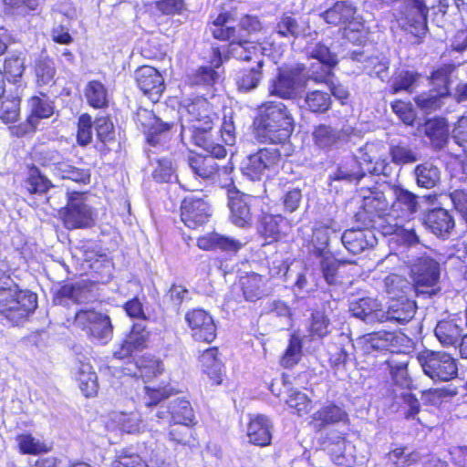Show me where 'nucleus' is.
<instances>
[{"mask_svg": "<svg viewBox=\"0 0 467 467\" xmlns=\"http://www.w3.org/2000/svg\"><path fill=\"white\" fill-rule=\"evenodd\" d=\"M213 119L209 102L202 98L196 99L182 112L181 136L182 140H189L206 152L223 156L225 148L213 138Z\"/></svg>", "mask_w": 467, "mask_h": 467, "instance_id": "1", "label": "nucleus"}, {"mask_svg": "<svg viewBox=\"0 0 467 467\" xmlns=\"http://www.w3.org/2000/svg\"><path fill=\"white\" fill-rule=\"evenodd\" d=\"M294 119L282 102H266L255 119L256 135L262 142L284 143L294 130Z\"/></svg>", "mask_w": 467, "mask_h": 467, "instance_id": "2", "label": "nucleus"}, {"mask_svg": "<svg viewBox=\"0 0 467 467\" xmlns=\"http://www.w3.org/2000/svg\"><path fill=\"white\" fill-rule=\"evenodd\" d=\"M37 306L36 295L29 290L16 291L0 299V316L13 325H19Z\"/></svg>", "mask_w": 467, "mask_h": 467, "instance_id": "3", "label": "nucleus"}, {"mask_svg": "<svg viewBox=\"0 0 467 467\" xmlns=\"http://www.w3.org/2000/svg\"><path fill=\"white\" fill-rule=\"evenodd\" d=\"M417 359L424 374L434 381H448L457 375L456 360L446 352L424 350Z\"/></svg>", "mask_w": 467, "mask_h": 467, "instance_id": "4", "label": "nucleus"}, {"mask_svg": "<svg viewBox=\"0 0 467 467\" xmlns=\"http://www.w3.org/2000/svg\"><path fill=\"white\" fill-rule=\"evenodd\" d=\"M304 70V65L279 70L276 77L269 81L268 89L270 95L284 99L297 98L306 86Z\"/></svg>", "mask_w": 467, "mask_h": 467, "instance_id": "5", "label": "nucleus"}, {"mask_svg": "<svg viewBox=\"0 0 467 467\" xmlns=\"http://www.w3.org/2000/svg\"><path fill=\"white\" fill-rule=\"evenodd\" d=\"M281 159V152L277 148L261 149L244 161L243 173L252 181H260L278 169Z\"/></svg>", "mask_w": 467, "mask_h": 467, "instance_id": "6", "label": "nucleus"}, {"mask_svg": "<svg viewBox=\"0 0 467 467\" xmlns=\"http://www.w3.org/2000/svg\"><path fill=\"white\" fill-rule=\"evenodd\" d=\"M440 264L430 256L419 257L411 266V276L417 295L436 294L440 279Z\"/></svg>", "mask_w": 467, "mask_h": 467, "instance_id": "7", "label": "nucleus"}, {"mask_svg": "<svg viewBox=\"0 0 467 467\" xmlns=\"http://www.w3.org/2000/svg\"><path fill=\"white\" fill-rule=\"evenodd\" d=\"M61 215L67 229L88 228L94 223V213L86 202L83 192H74L68 194L67 206Z\"/></svg>", "mask_w": 467, "mask_h": 467, "instance_id": "8", "label": "nucleus"}, {"mask_svg": "<svg viewBox=\"0 0 467 467\" xmlns=\"http://www.w3.org/2000/svg\"><path fill=\"white\" fill-rule=\"evenodd\" d=\"M75 324L101 344H106L113 335L109 317L91 309L78 310L75 315Z\"/></svg>", "mask_w": 467, "mask_h": 467, "instance_id": "9", "label": "nucleus"}, {"mask_svg": "<svg viewBox=\"0 0 467 467\" xmlns=\"http://www.w3.org/2000/svg\"><path fill=\"white\" fill-rule=\"evenodd\" d=\"M359 194L362 198V211L357 213L356 218L368 226L371 222L385 214L389 202L384 192L378 188L361 189Z\"/></svg>", "mask_w": 467, "mask_h": 467, "instance_id": "10", "label": "nucleus"}, {"mask_svg": "<svg viewBox=\"0 0 467 467\" xmlns=\"http://www.w3.org/2000/svg\"><path fill=\"white\" fill-rule=\"evenodd\" d=\"M310 418L309 425L316 432H322L339 424L348 425L349 423L346 410L333 402L321 406Z\"/></svg>", "mask_w": 467, "mask_h": 467, "instance_id": "11", "label": "nucleus"}, {"mask_svg": "<svg viewBox=\"0 0 467 467\" xmlns=\"http://www.w3.org/2000/svg\"><path fill=\"white\" fill-rule=\"evenodd\" d=\"M185 321L194 340L211 343L216 337V325L207 311L201 308L189 311L185 315Z\"/></svg>", "mask_w": 467, "mask_h": 467, "instance_id": "12", "label": "nucleus"}, {"mask_svg": "<svg viewBox=\"0 0 467 467\" xmlns=\"http://www.w3.org/2000/svg\"><path fill=\"white\" fill-rule=\"evenodd\" d=\"M211 215L208 202L201 196L190 195L183 199L181 204V219L192 229L204 224Z\"/></svg>", "mask_w": 467, "mask_h": 467, "instance_id": "13", "label": "nucleus"}, {"mask_svg": "<svg viewBox=\"0 0 467 467\" xmlns=\"http://www.w3.org/2000/svg\"><path fill=\"white\" fill-rule=\"evenodd\" d=\"M134 119L138 128L146 135L147 141L153 146L160 142V136L172 126V122L161 120L152 110L144 108L137 109Z\"/></svg>", "mask_w": 467, "mask_h": 467, "instance_id": "14", "label": "nucleus"}, {"mask_svg": "<svg viewBox=\"0 0 467 467\" xmlns=\"http://www.w3.org/2000/svg\"><path fill=\"white\" fill-rule=\"evenodd\" d=\"M96 297L92 285L77 282L60 286L56 291L53 301L56 305H67L68 301L80 305L93 302Z\"/></svg>", "mask_w": 467, "mask_h": 467, "instance_id": "15", "label": "nucleus"}, {"mask_svg": "<svg viewBox=\"0 0 467 467\" xmlns=\"http://www.w3.org/2000/svg\"><path fill=\"white\" fill-rule=\"evenodd\" d=\"M135 78L140 89L151 101L157 102L165 88L164 79L160 72L152 67L143 66L136 70Z\"/></svg>", "mask_w": 467, "mask_h": 467, "instance_id": "16", "label": "nucleus"}, {"mask_svg": "<svg viewBox=\"0 0 467 467\" xmlns=\"http://www.w3.org/2000/svg\"><path fill=\"white\" fill-rule=\"evenodd\" d=\"M392 192L394 201L391 205V213L396 219H410L420 210L419 196L405 189L401 185H393Z\"/></svg>", "mask_w": 467, "mask_h": 467, "instance_id": "17", "label": "nucleus"}, {"mask_svg": "<svg viewBox=\"0 0 467 467\" xmlns=\"http://www.w3.org/2000/svg\"><path fill=\"white\" fill-rule=\"evenodd\" d=\"M328 24L348 25L351 31H359L362 26L359 17L356 16V8L350 2H335L334 5L322 14Z\"/></svg>", "mask_w": 467, "mask_h": 467, "instance_id": "18", "label": "nucleus"}, {"mask_svg": "<svg viewBox=\"0 0 467 467\" xmlns=\"http://www.w3.org/2000/svg\"><path fill=\"white\" fill-rule=\"evenodd\" d=\"M227 198L233 223L240 227L248 224L252 218L249 206L251 196L233 186L227 189Z\"/></svg>", "mask_w": 467, "mask_h": 467, "instance_id": "19", "label": "nucleus"}, {"mask_svg": "<svg viewBox=\"0 0 467 467\" xmlns=\"http://www.w3.org/2000/svg\"><path fill=\"white\" fill-rule=\"evenodd\" d=\"M400 337L386 330L366 334L358 339V344L365 354L372 351H392L391 348L399 345Z\"/></svg>", "mask_w": 467, "mask_h": 467, "instance_id": "20", "label": "nucleus"}, {"mask_svg": "<svg viewBox=\"0 0 467 467\" xmlns=\"http://www.w3.org/2000/svg\"><path fill=\"white\" fill-rule=\"evenodd\" d=\"M424 224L436 236L448 238L455 227V222L448 210L434 208L424 216Z\"/></svg>", "mask_w": 467, "mask_h": 467, "instance_id": "21", "label": "nucleus"}, {"mask_svg": "<svg viewBox=\"0 0 467 467\" xmlns=\"http://www.w3.org/2000/svg\"><path fill=\"white\" fill-rule=\"evenodd\" d=\"M383 148L382 145L377 143H367L360 150L361 160L367 164L366 170L373 174L390 177L394 171L393 166L388 161V158H381L377 155L379 150Z\"/></svg>", "mask_w": 467, "mask_h": 467, "instance_id": "22", "label": "nucleus"}, {"mask_svg": "<svg viewBox=\"0 0 467 467\" xmlns=\"http://www.w3.org/2000/svg\"><path fill=\"white\" fill-rule=\"evenodd\" d=\"M341 242L349 253L358 254L373 247L377 239L370 230L348 229L342 234Z\"/></svg>", "mask_w": 467, "mask_h": 467, "instance_id": "23", "label": "nucleus"}, {"mask_svg": "<svg viewBox=\"0 0 467 467\" xmlns=\"http://www.w3.org/2000/svg\"><path fill=\"white\" fill-rule=\"evenodd\" d=\"M273 424L265 415H254L250 418L247 426L249 442L257 446L269 445L272 440Z\"/></svg>", "mask_w": 467, "mask_h": 467, "instance_id": "24", "label": "nucleus"}, {"mask_svg": "<svg viewBox=\"0 0 467 467\" xmlns=\"http://www.w3.org/2000/svg\"><path fill=\"white\" fill-rule=\"evenodd\" d=\"M124 376L140 377L143 379H149L156 377L163 370L162 363L154 358H143L138 362H133L129 359L126 362V367L119 365V369Z\"/></svg>", "mask_w": 467, "mask_h": 467, "instance_id": "25", "label": "nucleus"}, {"mask_svg": "<svg viewBox=\"0 0 467 467\" xmlns=\"http://www.w3.org/2000/svg\"><path fill=\"white\" fill-rule=\"evenodd\" d=\"M209 155H192L188 158V164L192 171L196 177L203 180L213 179L220 171L219 165L215 159H223L226 156H216L212 152Z\"/></svg>", "mask_w": 467, "mask_h": 467, "instance_id": "26", "label": "nucleus"}, {"mask_svg": "<svg viewBox=\"0 0 467 467\" xmlns=\"http://www.w3.org/2000/svg\"><path fill=\"white\" fill-rule=\"evenodd\" d=\"M462 320L443 319L437 323L434 334L438 341L444 348L457 347L462 336Z\"/></svg>", "mask_w": 467, "mask_h": 467, "instance_id": "27", "label": "nucleus"}, {"mask_svg": "<svg viewBox=\"0 0 467 467\" xmlns=\"http://www.w3.org/2000/svg\"><path fill=\"white\" fill-rule=\"evenodd\" d=\"M412 176L418 187L429 190L440 184L441 171L434 162L427 161L415 166Z\"/></svg>", "mask_w": 467, "mask_h": 467, "instance_id": "28", "label": "nucleus"}, {"mask_svg": "<svg viewBox=\"0 0 467 467\" xmlns=\"http://www.w3.org/2000/svg\"><path fill=\"white\" fill-rule=\"evenodd\" d=\"M266 47L261 44L243 41L237 37L229 44V54L239 60L250 61L263 59L261 57L265 55Z\"/></svg>", "mask_w": 467, "mask_h": 467, "instance_id": "29", "label": "nucleus"}, {"mask_svg": "<svg viewBox=\"0 0 467 467\" xmlns=\"http://www.w3.org/2000/svg\"><path fill=\"white\" fill-rule=\"evenodd\" d=\"M389 154L391 162L399 166L413 164L420 159L417 148L412 147L405 140H391L389 146Z\"/></svg>", "mask_w": 467, "mask_h": 467, "instance_id": "30", "label": "nucleus"}, {"mask_svg": "<svg viewBox=\"0 0 467 467\" xmlns=\"http://www.w3.org/2000/svg\"><path fill=\"white\" fill-rule=\"evenodd\" d=\"M416 313V304L405 296L392 298L389 305L390 322L406 324L412 319Z\"/></svg>", "mask_w": 467, "mask_h": 467, "instance_id": "31", "label": "nucleus"}, {"mask_svg": "<svg viewBox=\"0 0 467 467\" xmlns=\"http://www.w3.org/2000/svg\"><path fill=\"white\" fill-rule=\"evenodd\" d=\"M347 133L343 130H337L331 126L321 124L315 128L313 139L315 144L321 149H330L345 140Z\"/></svg>", "mask_w": 467, "mask_h": 467, "instance_id": "32", "label": "nucleus"}, {"mask_svg": "<svg viewBox=\"0 0 467 467\" xmlns=\"http://www.w3.org/2000/svg\"><path fill=\"white\" fill-rule=\"evenodd\" d=\"M202 370L213 381L219 385L223 380V363L218 358V348H212L204 350L200 357Z\"/></svg>", "mask_w": 467, "mask_h": 467, "instance_id": "33", "label": "nucleus"}, {"mask_svg": "<svg viewBox=\"0 0 467 467\" xmlns=\"http://www.w3.org/2000/svg\"><path fill=\"white\" fill-rule=\"evenodd\" d=\"M147 339L148 332L145 330V327L140 323H135L130 335L119 350V359H124L126 357L131 355L134 350L144 348Z\"/></svg>", "mask_w": 467, "mask_h": 467, "instance_id": "34", "label": "nucleus"}, {"mask_svg": "<svg viewBox=\"0 0 467 467\" xmlns=\"http://www.w3.org/2000/svg\"><path fill=\"white\" fill-rule=\"evenodd\" d=\"M34 69L38 88L51 87L56 83V64L48 56L41 55L36 58Z\"/></svg>", "mask_w": 467, "mask_h": 467, "instance_id": "35", "label": "nucleus"}, {"mask_svg": "<svg viewBox=\"0 0 467 467\" xmlns=\"http://www.w3.org/2000/svg\"><path fill=\"white\" fill-rule=\"evenodd\" d=\"M54 171L55 173L63 180H70L84 185L90 182V170L77 167L68 161H62L56 163Z\"/></svg>", "mask_w": 467, "mask_h": 467, "instance_id": "36", "label": "nucleus"}, {"mask_svg": "<svg viewBox=\"0 0 467 467\" xmlns=\"http://www.w3.org/2000/svg\"><path fill=\"white\" fill-rule=\"evenodd\" d=\"M192 422L171 423L169 427V441L173 445L192 446L196 438Z\"/></svg>", "mask_w": 467, "mask_h": 467, "instance_id": "37", "label": "nucleus"}, {"mask_svg": "<svg viewBox=\"0 0 467 467\" xmlns=\"http://www.w3.org/2000/svg\"><path fill=\"white\" fill-rule=\"evenodd\" d=\"M74 374L78 381L79 389L86 397H92L98 391V378L90 364L74 368Z\"/></svg>", "mask_w": 467, "mask_h": 467, "instance_id": "38", "label": "nucleus"}, {"mask_svg": "<svg viewBox=\"0 0 467 467\" xmlns=\"http://www.w3.org/2000/svg\"><path fill=\"white\" fill-rule=\"evenodd\" d=\"M425 134L435 149H442L448 141V125L444 119H430L425 124Z\"/></svg>", "mask_w": 467, "mask_h": 467, "instance_id": "39", "label": "nucleus"}, {"mask_svg": "<svg viewBox=\"0 0 467 467\" xmlns=\"http://www.w3.org/2000/svg\"><path fill=\"white\" fill-rule=\"evenodd\" d=\"M263 66L264 60L258 59L255 67L240 70L235 78L238 88L244 92L256 88L263 77L261 71Z\"/></svg>", "mask_w": 467, "mask_h": 467, "instance_id": "40", "label": "nucleus"}, {"mask_svg": "<svg viewBox=\"0 0 467 467\" xmlns=\"http://www.w3.org/2000/svg\"><path fill=\"white\" fill-rule=\"evenodd\" d=\"M25 186L30 194H44L53 184L36 166L32 165L28 169Z\"/></svg>", "mask_w": 467, "mask_h": 467, "instance_id": "41", "label": "nucleus"}, {"mask_svg": "<svg viewBox=\"0 0 467 467\" xmlns=\"http://www.w3.org/2000/svg\"><path fill=\"white\" fill-rule=\"evenodd\" d=\"M448 96L446 88L431 90L417 96L415 102L421 110L429 114L440 109L443 104V99Z\"/></svg>", "mask_w": 467, "mask_h": 467, "instance_id": "42", "label": "nucleus"}, {"mask_svg": "<svg viewBox=\"0 0 467 467\" xmlns=\"http://www.w3.org/2000/svg\"><path fill=\"white\" fill-rule=\"evenodd\" d=\"M198 245L202 249L220 248L225 251L236 252L241 248L242 243L233 238L213 234L208 238L199 239Z\"/></svg>", "mask_w": 467, "mask_h": 467, "instance_id": "43", "label": "nucleus"}, {"mask_svg": "<svg viewBox=\"0 0 467 467\" xmlns=\"http://www.w3.org/2000/svg\"><path fill=\"white\" fill-rule=\"evenodd\" d=\"M170 412L172 423L194 421L193 410L190 402L182 398L170 400Z\"/></svg>", "mask_w": 467, "mask_h": 467, "instance_id": "44", "label": "nucleus"}, {"mask_svg": "<svg viewBox=\"0 0 467 467\" xmlns=\"http://www.w3.org/2000/svg\"><path fill=\"white\" fill-rule=\"evenodd\" d=\"M285 223V219L281 215L264 214L261 218L259 232L265 238L276 240Z\"/></svg>", "mask_w": 467, "mask_h": 467, "instance_id": "45", "label": "nucleus"}, {"mask_svg": "<svg viewBox=\"0 0 467 467\" xmlns=\"http://www.w3.org/2000/svg\"><path fill=\"white\" fill-rule=\"evenodd\" d=\"M20 99L15 96L0 97V119L5 123H15L20 115Z\"/></svg>", "mask_w": 467, "mask_h": 467, "instance_id": "46", "label": "nucleus"}, {"mask_svg": "<svg viewBox=\"0 0 467 467\" xmlns=\"http://www.w3.org/2000/svg\"><path fill=\"white\" fill-rule=\"evenodd\" d=\"M243 294L247 301H256L261 298L264 291V280L260 275L251 274L241 279Z\"/></svg>", "mask_w": 467, "mask_h": 467, "instance_id": "47", "label": "nucleus"}, {"mask_svg": "<svg viewBox=\"0 0 467 467\" xmlns=\"http://www.w3.org/2000/svg\"><path fill=\"white\" fill-rule=\"evenodd\" d=\"M337 64L316 60L307 68L305 67L304 75L306 81L312 79L315 82L328 83L331 78L332 69Z\"/></svg>", "mask_w": 467, "mask_h": 467, "instance_id": "48", "label": "nucleus"}, {"mask_svg": "<svg viewBox=\"0 0 467 467\" xmlns=\"http://www.w3.org/2000/svg\"><path fill=\"white\" fill-rule=\"evenodd\" d=\"M84 95L88 103L95 109H101L108 104L107 90L99 81H89L85 88Z\"/></svg>", "mask_w": 467, "mask_h": 467, "instance_id": "49", "label": "nucleus"}, {"mask_svg": "<svg viewBox=\"0 0 467 467\" xmlns=\"http://www.w3.org/2000/svg\"><path fill=\"white\" fill-rule=\"evenodd\" d=\"M94 275L97 282L107 284L111 281L115 275V264L112 258L107 255H99L92 264Z\"/></svg>", "mask_w": 467, "mask_h": 467, "instance_id": "50", "label": "nucleus"}, {"mask_svg": "<svg viewBox=\"0 0 467 467\" xmlns=\"http://www.w3.org/2000/svg\"><path fill=\"white\" fill-rule=\"evenodd\" d=\"M302 356V339L293 334L289 339L288 346L280 359V365L285 368L294 367L298 363Z\"/></svg>", "mask_w": 467, "mask_h": 467, "instance_id": "51", "label": "nucleus"}, {"mask_svg": "<svg viewBox=\"0 0 467 467\" xmlns=\"http://www.w3.org/2000/svg\"><path fill=\"white\" fill-rule=\"evenodd\" d=\"M409 12L407 18L411 21L412 26L417 30L416 35L425 34L426 31V20L428 8L425 5V2H410L409 6Z\"/></svg>", "mask_w": 467, "mask_h": 467, "instance_id": "52", "label": "nucleus"}, {"mask_svg": "<svg viewBox=\"0 0 467 467\" xmlns=\"http://www.w3.org/2000/svg\"><path fill=\"white\" fill-rule=\"evenodd\" d=\"M386 364L391 374V378L395 384L403 388H408L410 384V379L408 374L406 360H398L394 357L386 360Z\"/></svg>", "mask_w": 467, "mask_h": 467, "instance_id": "53", "label": "nucleus"}, {"mask_svg": "<svg viewBox=\"0 0 467 467\" xmlns=\"http://www.w3.org/2000/svg\"><path fill=\"white\" fill-rule=\"evenodd\" d=\"M365 175V171L359 165V162L350 158L346 163L340 166L334 174L335 180H346L348 182L359 181Z\"/></svg>", "mask_w": 467, "mask_h": 467, "instance_id": "54", "label": "nucleus"}, {"mask_svg": "<svg viewBox=\"0 0 467 467\" xmlns=\"http://www.w3.org/2000/svg\"><path fill=\"white\" fill-rule=\"evenodd\" d=\"M43 98L32 97L29 105L31 108V118L47 119L55 113L54 102L50 100L43 92H40Z\"/></svg>", "mask_w": 467, "mask_h": 467, "instance_id": "55", "label": "nucleus"}, {"mask_svg": "<svg viewBox=\"0 0 467 467\" xmlns=\"http://www.w3.org/2000/svg\"><path fill=\"white\" fill-rule=\"evenodd\" d=\"M305 103L312 112L322 113L330 108L331 99L328 93L315 90L306 94Z\"/></svg>", "mask_w": 467, "mask_h": 467, "instance_id": "56", "label": "nucleus"}, {"mask_svg": "<svg viewBox=\"0 0 467 467\" xmlns=\"http://www.w3.org/2000/svg\"><path fill=\"white\" fill-rule=\"evenodd\" d=\"M286 403L291 409H295L299 416H302L310 411L312 400L304 392L291 389L288 393Z\"/></svg>", "mask_w": 467, "mask_h": 467, "instance_id": "57", "label": "nucleus"}, {"mask_svg": "<svg viewBox=\"0 0 467 467\" xmlns=\"http://www.w3.org/2000/svg\"><path fill=\"white\" fill-rule=\"evenodd\" d=\"M16 441L18 443L19 450L23 454L36 455L48 451L44 443L36 440L29 433L17 435Z\"/></svg>", "mask_w": 467, "mask_h": 467, "instance_id": "58", "label": "nucleus"}, {"mask_svg": "<svg viewBox=\"0 0 467 467\" xmlns=\"http://www.w3.org/2000/svg\"><path fill=\"white\" fill-rule=\"evenodd\" d=\"M419 78L414 71L405 70L399 72L391 84V92L397 94L400 91H410Z\"/></svg>", "mask_w": 467, "mask_h": 467, "instance_id": "59", "label": "nucleus"}, {"mask_svg": "<svg viewBox=\"0 0 467 467\" xmlns=\"http://www.w3.org/2000/svg\"><path fill=\"white\" fill-rule=\"evenodd\" d=\"M306 55L308 57L316 60L337 64V56L331 52L327 45L321 42L308 45L306 47Z\"/></svg>", "mask_w": 467, "mask_h": 467, "instance_id": "60", "label": "nucleus"}, {"mask_svg": "<svg viewBox=\"0 0 467 467\" xmlns=\"http://www.w3.org/2000/svg\"><path fill=\"white\" fill-rule=\"evenodd\" d=\"M329 319L322 312L312 314L309 333L313 339L323 338L328 333Z\"/></svg>", "mask_w": 467, "mask_h": 467, "instance_id": "61", "label": "nucleus"}, {"mask_svg": "<svg viewBox=\"0 0 467 467\" xmlns=\"http://www.w3.org/2000/svg\"><path fill=\"white\" fill-rule=\"evenodd\" d=\"M384 285L386 292L391 296L392 298H397L400 293H405L410 288L409 282L396 274H390L384 278Z\"/></svg>", "mask_w": 467, "mask_h": 467, "instance_id": "62", "label": "nucleus"}, {"mask_svg": "<svg viewBox=\"0 0 467 467\" xmlns=\"http://www.w3.org/2000/svg\"><path fill=\"white\" fill-rule=\"evenodd\" d=\"M276 28L277 33L281 36H292L294 38H296L303 34L302 26L297 23V21L294 17L289 16H282L277 24Z\"/></svg>", "mask_w": 467, "mask_h": 467, "instance_id": "63", "label": "nucleus"}, {"mask_svg": "<svg viewBox=\"0 0 467 467\" xmlns=\"http://www.w3.org/2000/svg\"><path fill=\"white\" fill-rule=\"evenodd\" d=\"M451 139L467 156V115L461 117L454 124Z\"/></svg>", "mask_w": 467, "mask_h": 467, "instance_id": "64", "label": "nucleus"}]
</instances>
